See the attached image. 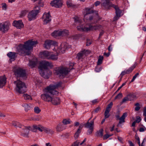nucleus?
I'll return each mask as SVG.
<instances>
[{"instance_id": "1", "label": "nucleus", "mask_w": 146, "mask_h": 146, "mask_svg": "<svg viewBox=\"0 0 146 146\" xmlns=\"http://www.w3.org/2000/svg\"><path fill=\"white\" fill-rule=\"evenodd\" d=\"M37 43V41L29 40L24 42V44H20L17 48V51L19 54L21 56L30 55L33 50V46Z\"/></svg>"}, {"instance_id": "2", "label": "nucleus", "mask_w": 146, "mask_h": 146, "mask_svg": "<svg viewBox=\"0 0 146 146\" xmlns=\"http://www.w3.org/2000/svg\"><path fill=\"white\" fill-rule=\"evenodd\" d=\"M62 84L61 82H59L55 85L50 84L46 87L44 89V94L41 95V99L45 102H50L52 100V98L49 94L53 95L58 94V92L55 89L61 86Z\"/></svg>"}, {"instance_id": "3", "label": "nucleus", "mask_w": 146, "mask_h": 146, "mask_svg": "<svg viewBox=\"0 0 146 146\" xmlns=\"http://www.w3.org/2000/svg\"><path fill=\"white\" fill-rule=\"evenodd\" d=\"M78 31H88L91 30H96L101 29L102 28V26L101 25H97L92 26L91 24L86 25H80L77 27Z\"/></svg>"}, {"instance_id": "4", "label": "nucleus", "mask_w": 146, "mask_h": 146, "mask_svg": "<svg viewBox=\"0 0 146 146\" xmlns=\"http://www.w3.org/2000/svg\"><path fill=\"white\" fill-rule=\"evenodd\" d=\"M14 83L16 85L15 90L19 94H23L27 91L25 84L20 80L15 81Z\"/></svg>"}, {"instance_id": "5", "label": "nucleus", "mask_w": 146, "mask_h": 146, "mask_svg": "<svg viewBox=\"0 0 146 146\" xmlns=\"http://www.w3.org/2000/svg\"><path fill=\"white\" fill-rule=\"evenodd\" d=\"M50 65V63L48 61H44L40 63L38 68L39 69V73L41 76L45 78V71H49L48 69V68Z\"/></svg>"}, {"instance_id": "6", "label": "nucleus", "mask_w": 146, "mask_h": 146, "mask_svg": "<svg viewBox=\"0 0 146 146\" xmlns=\"http://www.w3.org/2000/svg\"><path fill=\"white\" fill-rule=\"evenodd\" d=\"M13 72L15 76L17 78H26V73L25 70L19 68L15 69Z\"/></svg>"}, {"instance_id": "7", "label": "nucleus", "mask_w": 146, "mask_h": 146, "mask_svg": "<svg viewBox=\"0 0 146 146\" xmlns=\"http://www.w3.org/2000/svg\"><path fill=\"white\" fill-rule=\"evenodd\" d=\"M40 9H34L29 12L28 15V19L29 21L34 20L36 19V16L40 12Z\"/></svg>"}, {"instance_id": "8", "label": "nucleus", "mask_w": 146, "mask_h": 146, "mask_svg": "<svg viewBox=\"0 0 146 146\" xmlns=\"http://www.w3.org/2000/svg\"><path fill=\"white\" fill-rule=\"evenodd\" d=\"M70 71L69 68L63 67H59L56 70L57 75H59L60 76L62 75L63 76H65L68 74Z\"/></svg>"}, {"instance_id": "9", "label": "nucleus", "mask_w": 146, "mask_h": 146, "mask_svg": "<svg viewBox=\"0 0 146 146\" xmlns=\"http://www.w3.org/2000/svg\"><path fill=\"white\" fill-rule=\"evenodd\" d=\"M120 112L119 110H118L116 112V114L115 115V117L116 120H119V121L118 125L121 124L125 122V119L127 115V113L126 112L123 113L122 115L120 117Z\"/></svg>"}, {"instance_id": "10", "label": "nucleus", "mask_w": 146, "mask_h": 146, "mask_svg": "<svg viewBox=\"0 0 146 146\" xmlns=\"http://www.w3.org/2000/svg\"><path fill=\"white\" fill-rule=\"evenodd\" d=\"M101 6L104 9L108 10L110 9L111 7H113L114 4L111 2H109L107 0H102Z\"/></svg>"}, {"instance_id": "11", "label": "nucleus", "mask_w": 146, "mask_h": 146, "mask_svg": "<svg viewBox=\"0 0 146 146\" xmlns=\"http://www.w3.org/2000/svg\"><path fill=\"white\" fill-rule=\"evenodd\" d=\"M86 13L84 15V19L87 21H91L93 19V16L90 14L93 13L94 11L93 10H91L90 9L87 8L86 9Z\"/></svg>"}, {"instance_id": "12", "label": "nucleus", "mask_w": 146, "mask_h": 146, "mask_svg": "<svg viewBox=\"0 0 146 146\" xmlns=\"http://www.w3.org/2000/svg\"><path fill=\"white\" fill-rule=\"evenodd\" d=\"M57 44V42L54 40H47L44 42V47L46 49H48L50 48L51 46H54Z\"/></svg>"}, {"instance_id": "13", "label": "nucleus", "mask_w": 146, "mask_h": 146, "mask_svg": "<svg viewBox=\"0 0 146 146\" xmlns=\"http://www.w3.org/2000/svg\"><path fill=\"white\" fill-rule=\"evenodd\" d=\"M42 19L44 22V24L46 25L50 22L51 20V17L50 16V12L44 13Z\"/></svg>"}, {"instance_id": "14", "label": "nucleus", "mask_w": 146, "mask_h": 146, "mask_svg": "<svg viewBox=\"0 0 146 146\" xmlns=\"http://www.w3.org/2000/svg\"><path fill=\"white\" fill-rule=\"evenodd\" d=\"M63 3V2L62 0H53L51 1L50 4L52 7L60 8L62 6Z\"/></svg>"}, {"instance_id": "15", "label": "nucleus", "mask_w": 146, "mask_h": 146, "mask_svg": "<svg viewBox=\"0 0 146 146\" xmlns=\"http://www.w3.org/2000/svg\"><path fill=\"white\" fill-rule=\"evenodd\" d=\"M23 131H21V135L24 137H28V134L29 130L31 129L30 126L25 127L23 126Z\"/></svg>"}, {"instance_id": "16", "label": "nucleus", "mask_w": 146, "mask_h": 146, "mask_svg": "<svg viewBox=\"0 0 146 146\" xmlns=\"http://www.w3.org/2000/svg\"><path fill=\"white\" fill-rule=\"evenodd\" d=\"M5 22L0 23V31H2L4 33L7 32L9 29V26Z\"/></svg>"}, {"instance_id": "17", "label": "nucleus", "mask_w": 146, "mask_h": 146, "mask_svg": "<svg viewBox=\"0 0 146 146\" xmlns=\"http://www.w3.org/2000/svg\"><path fill=\"white\" fill-rule=\"evenodd\" d=\"M17 54L16 52H10L7 54V55L11 61H14L17 57Z\"/></svg>"}, {"instance_id": "18", "label": "nucleus", "mask_w": 146, "mask_h": 146, "mask_svg": "<svg viewBox=\"0 0 146 146\" xmlns=\"http://www.w3.org/2000/svg\"><path fill=\"white\" fill-rule=\"evenodd\" d=\"M13 26L16 27L17 29H20L23 27V24L22 21L21 20L18 21H15L13 22Z\"/></svg>"}, {"instance_id": "19", "label": "nucleus", "mask_w": 146, "mask_h": 146, "mask_svg": "<svg viewBox=\"0 0 146 146\" xmlns=\"http://www.w3.org/2000/svg\"><path fill=\"white\" fill-rule=\"evenodd\" d=\"M51 53V52L47 51H44L40 52V54L41 56L42 57H43L44 58L48 59Z\"/></svg>"}, {"instance_id": "20", "label": "nucleus", "mask_w": 146, "mask_h": 146, "mask_svg": "<svg viewBox=\"0 0 146 146\" xmlns=\"http://www.w3.org/2000/svg\"><path fill=\"white\" fill-rule=\"evenodd\" d=\"M38 60L37 58L33 59L29 61V66L31 68L35 67L37 63Z\"/></svg>"}, {"instance_id": "21", "label": "nucleus", "mask_w": 146, "mask_h": 146, "mask_svg": "<svg viewBox=\"0 0 146 146\" xmlns=\"http://www.w3.org/2000/svg\"><path fill=\"white\" fill-rule=\"evenodd\" d=\"M66 126L63 125L62 123H60L57 125L56 130L57 132H60L63 130L65 129L66 128Z\"/></svg>"}, {"instance_id": "22", "label": "nucleus", "mask_w": 146, "mask_h": 146, "mask_svg": "<svg viewBox=\"0 0 146 146\" xmlns=\"http://www.w3.org/2000/svg\"><path fill=\"white\" fill-rule=\"evenodd\" d=\"M50 102L53 105H57L60 104V100L59 98L55 97L52 98V100Z\"/></svg>"}, {"instance_id": "23", "label": "nucleus", "mask_w": 146, "mask_h": 146, "mask_svg": "<svg viewBox=\"0 0 146 146\" xmlns=\"http://www.w3.org/2000/svg\"><path fill=\"white\" fill-rule=\"evenodd\" d=\"M85 127L86 128H88L90 129H93L94 126V121H91L90 122H89V120L87 123L84 124Z\"/></svg>"}, {"instance_id": "24", "label": "nucleus", "mask_w": 146, "mask_h": 146, "mask_svg": "<svg viewBox=\"0 0 146 146\" xmlns=\"http://www.w3.org/2000/svg\"><path fill=\"white\" fill-rule=\"evenodd\" d=\"M6 82V78L5 77H0V88H2L5 85Z\"/></svg>"}, {"instance_id": "25", "label": "nucleus", "mask_w": 146, "mask_h": 146, "mask_svg": "<svg viewBox=\"0 0 146 146\" xmlns=\"http://www.w3.org/2000/svg\"><path fill=\"white\" fill-rule=\"evenodd\" d=\"M87 51V50H84L78 53L76 57L78 60L82 58L83 56L84 55L86 52Z\"/></svg>"}, {"instance_id": "26", "label": "nucleus", "mask_w": 146, "mask_h": 146, "mask_svg": "<svg viewBox=\"0 0 146 146\" xmlns=\"http://www.w3.org/2000/svg\"><path fill=\"white\" fill-rule=\"evenodd\" d=\"M61 33L60 30H55L52 33L51 35L54 38H56L57 36H61Z\"/></svg>"}, {"instance_id": "27", "label": "nucleus", "mask_w": 146, "mask_h": 146, "mask_svg": "<svg viewBox=\"0 0 146 146\" xmlns=\"http://www.w3.org/2000/svg\"><path fill=\"white\" fill-rule=\"evenodd\" d=\"M113 7L115 9L116 15H119V16H121V11L119 9L118 6L117 5H114Z\"/></svg>"}, {"instance_id": "28", "label": "nucleus", "mask_w": 146, "mask_h": 146, "mask_svg": "<svg viewBox=\"0 0 146 146\" xmlns=\"http://www.w3.org/2000/svg\"><path fill=\"white\" fill-rule=\"evenodd\" d=\"M82 127L83 126H79L78 129L74 135V137L76 139H77L79 137V134L81 132Z\"/></svg>"}, {"instance_id": "29", "label": "nucleus", "mask_w": 146, "mask_h": 146, "mask_svg": "<svg viewBox=\"0 0 146 146\" xmlns=\"http://www.w3.org/2000/svg\"><path fill=\"white\" fill-rule=\"evenodd\" d=\"M137 65V63L135 62L133 66L130 67L127 70H125L127 74H128L130 73L135 68Z\"/></svg>"}, {"instance_id": "30", "label": "nucleus", "mask_w": 146, "mask_h": 146, "mask_svg": "<svg viewBox=\"0 0 146 146\" xmlns=\"http://www.w3.org/2000/svg\"><path fill=\"white\" fill-rule=\"evenodd\" d=\"M44 5V3L42 1V0H40L38 3V5L35 6L34 7V9H38V8H39L40 9L41 7H43Z\"/></svg>"}, {"instance_id": "31", "label": "nucleus", "mask_w": 146, "mask_h": 146, "mask_svg": "<svg viewBox=\"0 0 146 146\" xmlns=\"http://www.w3.org/2000/svg\"><path fill=\"white\" fill-rule=\"evenodd\" d=\"M129 100V101L133 100L136 98V96L134 94H129L127 95Z\"/></svg>"}, {"instance_id": "32", "label": "nucleus", "mask_w": 146, "mask_h": 146, "mask_svg": "<svg viewBox=\"0 0 146 146\" xmlns=\"http://www.w3.org/2000/svg\"><path fill=\"white\" fill-rule=\"evenodd\" d=\"M12 125L15 127H19L22 128V126L19 122L14 121L12 122Z\"/></svg>"}, {"instance_id": "33", "label": "nucleus", "mask_w": 146, "mask_h": 146, "mask_svg": "<svg viewBox=\"0 0 146 146\" xmlns=\"http://www.w3.org/2000/svg\"><path fill=\"white\" fill-rule=\"evenodd\" d=\"M58 59V56L57 55L53 54L51 52L50 57L48 60H56Z\"/></svg>"}, {"instance_id": "34", "label": "nucleus", "mask_w": 146, "mask_h": 146, "mask_svg": "<svg viewBox=\"0 0 146 146\" xmlns=\"http://www.w3.org/2000/svg\"><path fill=\"white\" fill-rule=\"evenodd\" d=\"M42 129H43V131H44L46 133H53V131L50 129L43 127Z\"/></svg>"}, {"instance_id": "35", "label": "nucleus", "mask_w": 146, "mask_h": 146, "mask_svg": "<svg viewBox=\"0 0 146 146\" xmlns=\"http://www.w3.org/2000/svg\"><path fill=\"white\" fill-rule=\"evenodd\" d=\"M60 32L61 33V36H67L69 35V32L67 30L65 29L63 31H60Z\"/></svg>"}, {"instance_id": "36", "label": "nucleus", "mask_w": 146, "mask_h": 146, "mask_svg": "<svg viewBox=\"0 0 146 146\" xmlns=\"http://www.w3.org/2000/svg\"><path fill=\"white\" fill-rule=\"evenodd\" d=\"M104 57L103 56H99V58L97 62V65H99L102 64Z\"/></svg>"}, {"instance_id": "37", "label": "nucleus", "mask_w": 146, "mask_h": 146, "mask_svg": "<svg viewBox=\"0 0 146 146\" xmlns=\"http://www.w3.org/2000/svg\"><path fill=\"white\" fill-rule=\"evenodd\" d=\"M104 130L102 129H101L99 131H97V134L98 136L102 137L103 135Z\"/></svg>"}, {"instance_id": "38", "label": "nucleus", "mask_w": 146, "mask_h": 146, "mask_svg": "<svg viewBox=\"0 0 146 146\" xmlns=\"http://www.w3.org/2000/svg\"><path fill=\"white\" fill-rule=\"evenodd\" d=\"M67 5L68 7H74L75 5L71 3L70 0H67L66 2Z\"/></svg>"}, {"instance_id": "39", "label": "nucleus", "mask_w": 146, "mask_h": 146, "mask_svg": "<svg viewBox=\"0 0 146 146\" xmlns=\"http://www.w3.org/2000/svg\"><path fill=\"white\" fill-rule=\"evenodd\" d=\"M25 108V109L26 111H28L30 109V107L27 104H24L22 105Z\"/></svg>"}, {"instance_id": "40", "label": "nucleus", "mask_w": 146, "mask_h": 146, "mask_svg": "<svg viewBox=\"0 0 146 146\" xmlns=\"http://www.w3.org/2000/svg\"><path fill=\"white\" fill-rule=\"evenodd\" d=\"M71 121L70 119L68 120L66 119H64L63 120L62 123L63 125H66L68 124H69L71 123Z\"/></svg>"}, {"instance_id": "41", "label": "nucleus", "mask_w": 146, "mask_h": 146, "mask_svg": "<svg viewBox=\"0 0 146 146\" xmlns=\"http://www.w3.org/2000/svg\"><path fill=\"white\" fill-rule=\"evenodd\" d=\"M110 111H109V110H106L104 113V116L105 118H107L109 117L110 116V115L109 114Z\"/></svg>"}, {"instance_id": "42", "label": "nucleus", "mask_w": 146, "mask_h": 146, "mask_svg": "<svg viewBox=\"0 0 146 146\" xmlns=\"http://www.w3.org/2000/svg\"><path fill=\"white\" fill-rule=\"evenodd\" d=\"M135 106H136L135 108V110L136 111H138L141 108V107L140 106V104L139 103H137L135 104Z\"/></svg>"}, {"instance_id": "43", "label": "nucleus", "mask_w": 146, "mask_h": 146, "mask_svg": "<svg viewBox=\"0 0 146 146\" xmlns=\"http://www.w3.org/2000/svg\"><path fill=\"white\" fill-rule=\"evenodd\" d=\"M112 102H110L106 108V110H107L110 111L111 108H112L113 106Z\"/></svg>"}, {"instance_id": "44", "label": "nucleus", "mask_w": 146, "mask_h": 146, "mask_svg": "<svg viewBox=\"0 0 146 146\" xmlns=\"http://www.w3.org/2000/svg\"><path fill=\"white\" fill-rule=\"evenodd\" d=\"M23 96L24 97V99L26 100H31L32 98L31 96L27 94H25L23 95Z\"/></svg>"}, {"instance_id": "45", "label": "nucleus", "mask_w": 146, "mask_h": 146, "mask_svg": "<svg viewBox=\"0 0 146 146\" xmlns=\"http://www.w3.org/2000/svg\"><path fill=\"white\" fill-rule=\"evenodd\" d=\"M34 111L37 113H38L41 110L37 106L35 107L34 108Z\"/></svg>"}, {"instance_id": "46", "label": "nucleus", "mask_w": 146, "mask_h": 146, "mask_svg": "<svg viewBox=\"0 0 146 146\" xmlns=\"http://www.w3.org/2000/svg\"><path fill=\"white\" fill-rule=\"evenodd\" d=\"M122 94L121 93H119L117 96L115 97V99H119L121 98L122 97Z\"/></svg>"}, {"instance_id": "47", "label": "nucleus", "mask_w": 146, "mask_h": 146, "mask_svg": "<svg viewBox=\"0 0 146 146\" xmlns=\"http://www.w3.org/2000/svg\"><path fill=\"white\" fill-rule=\"evenodd\" d=\"M135 139L138 141V144L139 146H140L141 145L140 141V139L139 136L136 134L135 135Z\"/></svg>"}, {"instance_id": "48", "label": "nucleus", "mask_w": 146, "mask_h": 146, "mask_svg": "<svg viewBox=\"0 0 146 146\" xmlns=\"http://www.w3.org/2000/svg\"><path fill=\"white\" fill-rule=\"evenodd\" d=\"M141 120V117L139 116H137L136 117L135 120V121L136 123H139Z\"/></svg>"}, {"instance_id": "49", "label": "nucleus", "mask_w": 146, "mask_h": 146, "mask_svg": "<svg viewBox=\"0 0 146 146\" xmlns=\"http://www.w3.org/2000/svg\"><path fill=\"white\" fill-rule=\"evenodd\" d=\"M102 68L101 67L97 66L95 68V71L97 72H99L101 71Z\"/></svg>"}, {"instance_id": "50", "label": "nucleus", "mask_w": 146, "mask_h": 146, "mask_svg": "<svg viewBox=\"0 0 146 146\" xmlns=\"http://www.w3.org/2000/svg\"><path fill=\"white\" fill-rule=\"evenodd\" d=\"M80 142L78 140L74 142L71 145V146H78Z\"/></svg>"}, {"instance_id": "51", "label": "nucleus", "mask_w": 146, "mask_h": 146, "mask_svg": "<svg viewBox=\"0 0 146 146\" xmlns=\"http://www.w3.org/2000/svg\"><path fill=\"white\" fill-rule=\"evenodd\" d=\"M26 14V11H23L21 12V14H20V17H22L24 16Z\"/></svg>"}, {"instance_id": "52", "label": "nucleus", "mask_w": 146, "mask_h": 146, "mask_svg": "<svg viewBox=\"0 0 146 146\" xmlns=\"http://www.w3.org/2000/svg\"><path fill=\"white\" fill-rule=\"evenodd\" d=\"M129 99L127 96L125 97L123 99L121 102L122 103H123L125 102L126 101H129Z\"/></svg>"}, {"instance_id": "53", "label": "nucleus", "mask_w": 146, "mask_h": 146, "mask_svg": "<svg viewBox=\"0 0 146 146\" xmlns=\"http://www.w3.org/2000/svg\"><path fill=\"white\" fill-rule=\"evenodd\" d=\"M101 110V108L100 106H98L94 110V112L96 113H97L99 111H100Z\"/></svg>"}, {"instance_id": "54", "label": "nucleus", "mask_w": 146, "mask_h": 146, "mask_svg": "<svg viewBox=\"0 0 146 146\" xmlns=\"http://www.w3.org/2000/svg\"><path fill=\"white\" fill-rule=\"evenodd\" d=\"M126 74H127L125 70H124V71H122L121 74H120V76L121 78H122L123 76L125 75Z\"/></svg>"}, {"instance_id": "55", "label": "nucleus", "mask_w": 146, "mask_h": 146, "mask_svg": "<svg viewBox=\"0 0 146 146\" xmlns=\"http://www.w3.org/2000/svg\"><path fill=\"white\" fill-rule=\"evenodd\" d=\"M111 135H109L106 134L105 135L103 136V139L104 140H106Z\"/></svg>"}, {"instance_id": "56", "label": "nucleus", "mask_w": 146, "mask_h": 146, "mask_svg": "<svg viewBox=\"0 0 146 146\" xmlns=\"http://www.w3.org/2000/svg\"><path fill=\"white\" fill-rule=\"evenodd\" d=\"M120 17V16H119V15H116L113 17V21H116Z\"/></svg>"}, {"instance_id": "57", "label": "nucleus", "mask_w": 146, "mask_h": 146, "mask_svg": "<svg viewBox=\"0 0 146 146\" xmlns=\"http://www.w3.org/2000/svg\"><path fill=\"white\" fill-rule=\"evenodd\" d=\"M104 33V30H102V31L99 34V36L98 37V39H99L101 38V36L103 35Z\"/></svg>"}, {"instance_id": "58", "label": "nucleus", "mask_w": 146, "mask_h": 146, "mask_svg": "<svg viewBox=\"0 0 146 146\" xmlns=\"http://www.w3.org/2000/svg\"><path fill=\"white\" fill-rule=\"evenodd\" d=\"M93 130V128L92 129H89L88 130V133H87V134L89 135L91 134L92 133Z\"/></svg>"}, {"instance_id": "59", "label": "nucleus", "mask_w": 146, "mask_h": 146, "mask_svg": "<svg viewBox=\"0 0 146 146\" xmlns=\"http://www.w3.org/2000/svg\"><path fill=\"white\" fill-rule=\"evenodd\" d=\"M146 130V128L144 127H141L139 129V131L140 132H143Z\"/></svg>"}, {"instance_id": "60", "label": "nucleus", "mask_w": 146, "mask_h": 146, "mask_svg": "<svg viewBox=\"0 0 146 146\" xmlns=\"http://www.w3.org/2000/svg\"><path fill=\"white\" fill-rule=\"evenodd\" d=\"M117 139L121 143H123V139L121 137L118 136L117 137Z\"/></svg>"}, {"instance_id": "61", "label": "nucleus", "mask_w": 146, "mask_h": 146, "mask_svg": "<svg viewBox=\"0 0 146 146\" xmlns=\"http://www.w3.org/2000/svg\"><path fill=\"white\" fill-rule=\"evenodd\" d=\"M93 105H94L98 102L97 99H95L91 101Z\"/></svg>"}, {"instance_id": "62", "label": "nucleus", "mask_w": 146, "mask_h": 146, "mask_svg": "<svg viewBox=\"0 0 146 146\" xmlns=\"http://www.w3.org/2000/svg\"><path fill=\"white\" fill-rule=\"evenodd\" d=\"M43 126L40 125L38 128L37 130H38L39 131L42 132L43 131V129L42 128Z\"/></svg>"}, {"instance_id": "63", "label": "nucleus", "mask_w": 146, "mask_h": 146, "mask_svg": "<svg viewBox=\"0 0 146 146\" xmlns=\"http://www.w3.org/2000/svg\"><path fill=\"white\" fill-rule=\"evenodd\" d=\"M2 7L4 8L5 10H6L7 9V5L5 3H3L2 4Z\"/></svg>"}, {"instance_id": "64", "label": "nucleus", "mask_w": 146, "mask_h": 146, "mask_svg": "<svg viewBox=\"0 0 146 146\" xmlns=\"http://www.w3.org/2000/svg\"><path fill=\"white\" fill-rule=\"evenodd\" d=\"M100 2L99 1H97L94 3V5L96 7L99 5L100 4Z\"/></svg>"}]
</instances>
